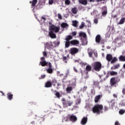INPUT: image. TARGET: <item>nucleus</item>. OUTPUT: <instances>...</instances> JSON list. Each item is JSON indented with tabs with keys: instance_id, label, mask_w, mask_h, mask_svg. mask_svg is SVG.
I'll use <instances>...</instances> for the list:
<instances>
[{
	"instance_id": "nucleus-7",
	"label": "nucleus",
	"mask_w": 125,
	"mask_h": 125,
	"mask_svg": "<svg viewBox=\"0 0 125 125\" xmlns=\"http://www.w3.org/2000/svg\"><path fill=\"white\" fill-rule=\"evenodd\" d=\"M68 120L70 121V122H71L72 123H76V122H77V120H78V118H77L76 116L71 115H69Z\"/></svg>"
},
{
	"instance_id": "nucleus-17",
	"label": "nucleus",
	"mask_w": 125,
	"mask_h": 125,
	"mask_svg": "<svg viewBox=\"0 0 125 125\" xmlns=\"http://www.w3.org/2000/svg\"><path fill=\"white\" fill-rule=\"evenodd\" d=\"M52 86L51 81H47L45 84V87H51Z\"/></svg>"
},
{
	"instance_id": "nucleus-18",
	"label": "nucleus",
	"mask_w": 125,
	"mask_h": 125,
	"mask_svg": "<svg viewBox=\"0 0 125 125\" xmlns=\"http://www.w3.org/2000/svg\"><path fill=\"white\" fill-rule=\"evenodd\" d=\"M73 90V87L68 86L66 88V93H71V92Z\"/></svg>"
},
{
	"instance_id": "nucleus-52",
	"label": "nucleus",
	"mask_w": 125,
	"mask_h": 125,
	"mask_svg": "<svg viewBox=\"0 0 125 125\" xmlns=\"http://www.w3.org/2000/svg\"><path fill=\"white\" fill-rule=\"evenodd\" d=\"M93 92H94V93H95V90H94V89H92L91 91V93L92 94H93Z\"/></svg>"
},
{
	"instance_id": "nucleus-54",
	"label": "nucleus",
	"mask_w": 125,
	"mask_h": 125,
	"mask_svg": "<svg viewBox=\"0 0 125 125\" xmlns=\"http://www.w3.org/2000/svg\"><path fill=\"white\" fill-rule=\"evenodd\" d=\"M62 103L66 102V100L64 98L62 99Z\"/></svg>"
},
{
	"instance_id": "nucleus-1",
	"label": "nucleus",
	"mask_w": 125,
	"mask_h": 125,
	"mask_svg": "<svg viewBox=\"0 0 125 125\" xmlns=\"http://www.w3.org/2000/svg\"><path fill=\"white\" fill-rule=\"evenodd\" d=\"M60 30V27L56 26L54 25L50 26L49 31V36L51 39H56L57 37L55 33H58Z\"/></svg>"
},
{
	"instance_id": "nucleus-34",
	"label": "nucleus",
	"mask_w": 125,
	"mask_h": 125,
	"mask_svg": "<svg viewBox=\"0 0 125 125\" xmlns=\"http://www.w3.org/2000/svg\"><path fill=\"white\" fill-rule=\"evenodd\" d=\"M72 26L77 27V26H78V21H72Z\"/></svg>"
},
{
	"instance_id": "nucleus-25",
	"label": "nucleus",
	"mask_w": 125,
	"mask_h": 125,
	"mask_svg": "<svg viewBox=\"0 0 125 125\" xmlns=\"http://www.w3.org/2000/svg\"><path fill=\"white\" fill-rule=\"evenodd\" d=\"M79 2L82 3V4H84V5L87 4V1L86 0H79Z\"/></svg>"
},
{
	"instance_id": "nucleus-64",
	"label": "nucleus",
	"mask_w": 125,
	"mask_h": 125,
	"mask_svg": "<svg viewBox=\"0 0 125 125\" xmlns=\"http://www.w3.org/2000/svg\"><path fill=\"white\" fill-rule=\"evenodd\" d=\"M113 96H114V97H117V95H116V94H113Z\"/></svg>"
},
{
	"instance_id": "nucleus-9",
	"label": "nucleus",
	"mask_w": 125,
	"mask_h": 125,
	"mask_svg": "<svg viewBox=\"0 0 125 125\" xmlns=\"http://www.w3.org/2000/svg\"><path fill=\"white\" fill-rule=\"evenodd\" d=\"M48 68L46 69V71L48 74H52L53 70H52V64L51 62H48Z\"/></svg>"
},
{
	"instance_id": "nucleus-11",
	"label": "nucleus",
	"mask_w": 125,
	"mask_h": 125,
	"mask_svg": "<svg viewBox=\"0 0 125 125\" xmlns=\"http://www.w3.org/2000/svg\"><path fill=\"white\" fill-rule=\"evenodd\" d=\"M71 55H75L76 53L79 52V49L77 48H71L70 50Z\"/></svg>"
},
{
	"instance_id": "nucleus-3",
	"label": "nucleus",
	"mask_w": 125,
	"mask_h": 125,
	"mask_svg": "<svg viewBox=\"0 0 125 125\" xmlns=\"http://www.w3.org/2000/svg\"><path fill=\"white\" fill-rule=\"evenodd\" d=\"M92 68L96 72H99L102 69V64L99 62H95L92 65Z\"/></svg>"
},
{
	"instance_id": "nucleus-28",
	"label": "nucleus",
	"mask_w": 125,
	"mask_h": 125,
	"mask_svg": "<svg viewBox=\"0 0 125 125\" xmlns=\"http://www.w3.org/2000/svg\"><path fill=\"white\" fill-rule=\"evenodd\" d=\"M51 83H52V85L53 84V86H55V85H56V83H57V81H56V79H53Z\"/></svg>"
},
{
	"instance_id": "nucleus-49",
	"label": "nucleus",
	"mask_w": 125,
	"mask_h": 125,
	"mask_svg": "<svg viewBox=\"0 0 125 125\" xmlns=\"http://www.w3.org/2000/svg\"><path fill=\"white\" fill-rule=\"evenodd\" d=\"M44 78H45V75H42L41 76V78H40V79H44Z\"/></svg>"
},
{
	"instance_id": "nucleus-12",
	"label": "nucleus",
	"mask_w": 125,
	"mask_h": 125,
	"mask_svg": "<svg viewBox=\"0 0 125 125\" xmlns=\"http://www.w3.org/2000/svg\"><path fill=\"white\" fill-rule=\"evenodd\" d=\"M102 95H98L95 97L94 102L95 103H98L99 100L102 98Z\"/></svg>"
},
{
	"instance_id": "nucleus-29",
	"label": "nucleus",
	"mask_w": 125,
	"mask_h": 125,
	"mask_svg": "<svg viewBox=\"0 0 125 125\" xmlns=\"http://www.w3.org/2000/svg\"><path fill=\"white\" fill-rule=\"evenodd\" d=\"M110 76H116L118 75V72L117 71H111L110 72Z\"/></svg>"
},
{
	"instance_id": "nucleus-58",
	"label": "nucleus",
	"mask_w": 125,
	"mask_h": 125,
	"mask_svg": "<svg viewBox=\"0 0 125 125\" xmlns=\"http://www.w3.org/2000/svg\"><path fill=\"white\" fill-rule=\"evenodd\" d=\"M67 77H68V76H67V75L64 76V77L63 80H66V79H67Z\"/></svg>"
},
{
	"instance_id": "nucleus-35",
	"label": "nucleus",
	"mask_w": 125,
	"mask_h": 125,
	"mask_svg": "<svg viewBox=\"0 0 125 125\" xmlns=\"http://www.w3.org/2000/svg\"><path fill=\"white\" fill-rule=\"evenodd\" d=\"M70 43H71L70 42L66 41L65 42V47L68 48V47H69V46H70Z\"/></svg>"
},
{
	"instance_id": "nucleus-26",
	"label": "nucleus",
	"mask_w": 125,
	"mask_h": 125,
	"mask_svg": "<svg viewBox=\"0 0 125 125\" xmlns=\"http://www.w3.org/2000/svg\"><path fill=\"white\" fill-rule=\"evenodd\" d=\"M72 39H73V37H72V36L68 35L66 36L65 38V41H66V42H70V41H71V40H72Z\"/></svg>"
},
{
	"instance_id": "nucleus-15",
	"label": "nucleus",
	"mask_w": 125,
	"mask_h": 125,
	"mask_svg": "<svg viewBox=\"0 0 125 125\" xmlns=\"http://www.w3.org/2000/svg\"><path fill=\"white\" fill-rule=\"evenodd\" d=\"M96 42L99 43L101 42V36L100 35H98L96 36L95 38Z\"/></svg>"
},
{
	"instance_id": "nucleus-62",
	"label": "nucleus",
	"mask_w": 125,
	"mask_h": 125,
	"mask_svg": "<svg viewBox=\"0 0 125 125\" xmlns=\"http://www.w3.org/2000/svg\"><path fill=\"white\" fill-rule=\"evenodd\" d=\"M57 85H58V86H60V85H61V83H57Z\"/></svg>"
},
{
	"instance_id": "nucleus-51",
	"label": "nucleus",
	"mask_w": 125,
	"mask_h": 125,
	"mask_svg": "<svg viewBox=\"0 0 125 125\" xmlns=\"http://www.w3.org/2000/svg\"><path fill=\"white\" fill-rule=\"evenodd\" d=\"M115 125H121V124H120V123H119V122L116 121L115 123Z\"/></svg>"
},
{
	"instance_id": "nucleus-10",
	"label": "nucleus",
	"mask_w": 125,
	"mask_h": 125,
	"mask_svg": "<svg viewBox=\"0 0 125 125\" xmlns=\"http://www.w3.org/2000/svg\"><path fill=\"white\" fill-rule=\"evenodd\" d=\"M108 12L107 11V7L104 6L102 8V15L103 16H106Z\"/></svg>"
},
{
	"instance_id": "nucleus-21",
	"label": "nucleus",
	"mask_w": 125,
	"mask_h": 125,
	"mask_svg": "<svg viewBox=\"0 0 125 125\" xmlns=\"http://www.w3.org/2000/svg\"><path fill=\"white\" fill-rule=\"evenodd\" d=\"M125 22V17L124 18H122L120 21L118 22L119 25H123Z\"/></svg>"
},
{
	"instance_id": "nucleus-63",
	"label": "nucleus",
	"mask_w": 125,
	"mask_h": 125,
	"mask_svg": "<svg viewBox=\"0 0 125 125\" xmlns=\"http://www.w3.org/2000/svg\"><path fill=\"white\" fill-rule=\"evenodd\" d=\"M40 120H41V122H40V124H41V123L43 122V119L41 118Z\"/></svg>"
},
{
	"instance_id": "nucleus-27",
	"label": "nucleus",
	"mask_w": 125,
	"mask_h": 125,
	"mask_svg": "<svg viewBox=\"0 0 125 125\" xmlns=\"http://www.w3.org/2000/svg\"><path fill=\"white\" fill-rule=\"evenodd\" d=\"M91 69H92L91 66H90V65H87L86 66L85 70H86L87 72H90V71H91Z\"/></svg>"
},
{
	"instance_id": "nucleus-57",
	"label": "nucleus",
	"mask_w": 125,
	"mask_h": 125,
	"mask_svg": "<svg viewBox=\"0 0 125 125\" xmlns=\"http://www.w3.org/2000/svg\"><path fill=\"white\" fill-rule=\"evenodd\" d=\"M42 19L43 20H44V21H46V19L43 17H42Z\"/></svg>"
},
{
	"instance_id": "nucleus-46",
	"label": "nucleus",
	"mask_w": 125,
	"mask_h": 125,
	"mask_svg": "<svg viewBox=\"0 0 125 125\" xmlns=\"http://www.w3.org/2000/svg\"><path fill=\"white\" fill-rule=\"evenodd\" d=\"M86 22H88V27H90L91 23H90V21H86Z\"/></svg>"
},
{
	"instance_id": "nucleus-36",
	"label": "nucleus",
	"mask_w": 125,
	"mask_h": 125,
	"mask_svg": "<svg viewBox=\"0 0 125 125\" xmlns=\"http://www.w3.org/2000/svg\"><path fill=\"white\" fill-rule=\"evenodd\" d=\"M84 26H85V23H84L83 22H82V24L79 26V29H83Z\"/></svg>"
},
{
	"instance_id": "nucleus-47",
	"label": "nucleus",
	"mask_w": 125,
	"mask_h": 125,
	"mask_svg": "<svg viewBox=\"0 0 125 125\" xmlns=\"http://www.w3.org/2000/svg\"><path fill=\"white\" fill-rule=\"evenodd\" d=\"M49 4H53V0H50L49 1Z\"/></svg>"
},
{
	"instance_id": "nucleus-14",
	"label": "nucleus",
	"mask_w": 125,
	"mask_h": 125,
	"mask_svg": "<svg viewBox=\"0 0 125 125\" xmlns=\"http://www.w3.org/2000/svg\"><path fill=\"white\" fill-rule=\"evenodd\" d=\"M106 59L107 61H108V62H110L113 59V55H112L111 54H107L106 56Z\"/></svg>"
},
{
	"instance_id": "nucleus-45",
	"label": "nucleus",
	"mask_w": 125,
	"mask_h": 125,
	"mask_svg": "<svg viewBox=\"0 0 125 125\" xmlns=\"http://www.w3.org/2000/svg\"><path fill=\"white\" fill-rule=\"evenodd\" d=\"M108 107H106V106H104V112H106V111H108Z\"/></svg>"
},
{
	"instance_id": "nucleus-19",
	"label": "nucleus",
	"mask_w": 125,
	"mask_h": 125,
	"mask_svg": "<svg viewBox=\"0 0 125 125\" xmlns=\"http://www.w3.org/2000/svg\"><path fill=\"white\" fill-rule=\"evenodd\" d=\"M87 123V117H83L81 121L82 125H86Z\"/></svg>"
},
{
	"instance_id": "nucleus-2",
	"label": "nucleus",
	"mask_w": 125,
	"mask_h": 125,
	"mask_svg": "<svg viewBox=\"0 0 125 125\" xmlns=\"http://www.w3.org/2000/svg\"><path fill=\"white\" fill-rule=\"evenodd\" d=\"M102 110H103V105L100 104H95L92 108L93 113L98 115L101 113Z\"/></svg>"
},
{
	"instance_id": "nucleus-20",
	"label": "nucleus",
	"mask_w": 125,
	"mask_h": 125,
	"mask_svg": "<svg viewBox=\"0 0 125 125\" xmlns=\"http://www.w3.org/2000/svg\"><path fill=\"white\" fill-rule=\"evenodd\" d=\"M70 44L72 45H76L77 44H79V41L74 40L70 41Z\"/></svg>"
},
{
	"instance_id": "nucleus-59",
	"label": "nucleus",
	"mask_w": 125,
	"mask_h": 125,
	"mask_svg": "<svg viewBox=\"0 0 125 125\" xmlns=\"http://www.w3.org/2000/svg\"><path fill=\"white\" fill-rule=\"evenodd\" d=\"M59 44H60V42L58 41L57 42V45H59Z\"/></svg>"
},
{
	"instance_id": "nucleus-61",
	"label": "nucleus",
	"mask_w": 125,
	"mask_h": 125,
	"mask_svg": "<svg viewBox=\"0 0 125 125\" xmlns=\"http://www.w3.org/2000/svg\"><path fill=\"white\" fill-rule=\"evenodd\" d=\"M0 92H1V93H2L3 96H4V93L3 92H2V91H0Z\"/></svg>"
},
{
	"instance_id": "nucleus-13",
	"label": "nucleus",
	"mask_w": 125,
	"mask_h": 125,
	"mask_svg": "<svg viewBox=\"0 0 125 125\" xmlns=\"http://www.w3.org/2000/svg\"><path fill=\"white\" fill-rule=\"evenodd\" d=\"M45 46L48 49H50L52 47H53V44L52 42H48L45 43Z\"/></svg>"
},
{
	"instance_id": "nucleus-43",
	"label": "nucleus",
	"mask_w": 125,
	"mask_h": 125,
	"mask_svg": "<svg viewBox=\"0 0 125 125\" xmlns=\"http://www.w3.org/2000/svg\"><path fill=\"white\" fill-rule=\"evenodd\" d=\"M94 22L95 23V24H97V23H98V19H97V18L95 19L94 20Z\"/></svg>"
},
{
	"instance_id": "nucleus-38",
	"label": "nucleus",
	"mask_w": 125,
	"mask_h": 125,
	"mask_svg": "<svg viewBox=\"0 0 125 125\" xmlns=\"http://www.w3.org/2000/svg\"><path fill=\"white\" fill-rule=\"evenodd\" d=\"M119 113L120 115H124V113H125V110L120 109L119 111Z\"/></svg>"
},
{
	"instance_id": "nucleus-48",
	"label": "nucleus",
	"mask_w": 125,
	"mask_h": 125,
	"mask_svg": "<svg viewBox=\"0 0 125 125\" xmlns=\"http://www.w3.org/2000/svg\"><path fill=\"white\" fill-rule=\"evenodd\" d=\"M88 54H89V57H92V52H89L88 53Z\"/></svg>"
},
{
	"instance_id": "nucleus-37",
	"label": "nucleus",
	"mask_w": 125,
	"mask_h": 125,
	"mask_svg": "<svg viewBox=\"0 0 125 125\" xmlns=\"http://www.w3.org/2000/svg\"><path fill=\"white\" fill-rule=\"evenodd\" d=\"M55 92H56L55 95H56V97H57V98H60V97H61L60 96V93L56 92V91H55Z\"/></svg>"
},
{
	"instance_id": "nucleus-44",
	"label": "nucleus",
	"mask_w": 125,
	"mask_h": 125,
	"mask_svg": "<svg viewBox=\"0 0 125 125\" xmlns=\"http://www.w3.org/2000/svg\"><path fill=\"white\" fill-rule=\"evenodd\" d=\"M72 36H73V37L75 36H77V32H76V31L72 32Z\"/></svg>"
},
{
	"instance_id": "nucleus-16",
	"label": "nucleus",
	"mask_w": 125,
	"mask_h": 125,
	"mask_svg": "<svg viewBox=\"0 0 125 125\" xmlns=\"http://www.w3.org/2000/svg\"><path fill=\"white\" fill-rule=\"evenodd\" d=\"M120 67H121V64H120V63H117L114 66H112L111 67V70H117V69H119Z\"/></svg>"
},
{
	"instance_id": "nucleus-53",
	"label": "nucleus",
	"mask_w": 125,
	"mask_h": 125,
	"mask_svg": "<svg viewBox=\"0 0 125 125\" xmlns=\"http://www.w3.org/2000/svg\"><path fill=\"white\" fill-rule=\"evenodd\" d=\"M62 59L63 61L67 60V57H63Z\"/></svg>"
},
{
	"instance_id": "nucleus-40",
	"label": "nucleus",
	"mask_w": 125,
	"mask_h": 125,
	"mask_svg": "<svg viewBox=\"0 0 125 125\" xmlns=\"http://www.w3.org/2000/svg\"><path fill=\"white\" fill-rule=\"evenodd\" d=\"M70 75V70L67 69L66 71V74L65 76H68Z\"/></svg>"
},
{
	"instance_id": "nucleus-24",
	"label": "nucleus",
	"mask_w": 125,
	"mask_h": 125,
	"mask_svg": "<svg viewBox=\"0 0 125 125\" xmlns=\"http://www.w3.org/2000/svg\"><path fill=\"white\" fill-rule=\"evenodd\" d=\"M119 60L120 61H121L122 62H125V57L123 55H121L119 57Z\"/></svg>"
},
{
	"instance_id": "nucleus-42",
	"label": "nucleus",
	"mask_w": 125,
	"mask_h": 125,
	"mask_svg": "<svg viewBox=\"0 0 125 125\" xmlns=\"http://www.w3.org/2000/svg\"><path fill=\"white\" fill-rule=\"evenodd\" d=\"M43 55L45 57H47V53H46V52H45V51L43 52Z\"/></svg>"
},
{
	"instance_id": "nucleus-4",
	"label": "nucleus",
	"mask_w": 125,
	"mask_h": 125,
	"mask_svg": "<svg viewBox=\"0 0 125 125\" xmlns=\"http://www.w3.org/2000/svg\"><path fill=\"white\" fill-rule=\"evenodd\" d=\"M79 37L81 38V40L82 42V44L83 45H85L87 44V42L86 40L84 39H86V33L85 32L81 31L79 33Z\"/></svg>"
},
{
	"instance_id": "nucleus-6",
	"label": "nucleus",
	"mask_w": 125,
	"mask_h": 125,
	"mask_svg": "<svg viewBox=\"0 0 125 125\" xmlns=\"http://www.w3.org/2000/svg\"><path fill=\"white\" fill-rule=\"evenodd\" d=\"M41 61L40 62L39 65H41L42 67H45V66H47L48 62H47L46 61H45V58L44 57H42L41 58Z\"/></svg>"
},
{
	"instance_id": "nucleus-30",
	"label": "nucleus",
	"mask_w": 125,
	"mask_h": 125,
	"mask_svg": "<svg viewBox=\"0 0 125 125\" xmlns=\"http://www.w3.org/2000/svg\"><path fill=\"white\" fill-rule=\"evenodd\" d=\"M71 12L73 14H77V12L78 11L77 10V8L76 7H74L71 9Z\"/></svg>"
},
{
	"instance_id": "nucleus-33",
	"label": "nucleus",
	"mask_w": 125,
	"mask_h": 125,
	"mask_svg": "<svg viewBox=\"0 0 125 125\" xmlns=\"http://www.w3.org/2000/svg\"><path fill=\"white\" fill-rule=\"evenodd\" d=\"M99 82L98 81H94L93 84L95 86L99 87Z\"/></svg>"
},
{
	"instance_id": "nucleus-50",
	"label": "nucleus",
	"mask_w": 125,
	"mask_h": 125,
	"mask_svg": "<svg viewBox=\"0 0 125 125\" xmlns=\"http://www.w3.org/2000/svg\"><path fill=\"white\" fill-rule=\"evenodd\" d=\"M73 69H74V72L78 73V70H77V68H76V67H74Z\"/></svg>"
},
{
	"instance_id": "nucleus-22",
	"label": "nucleus",
	"mask_w": 125,
	"mask_h": 125,
	"mask_svg": "<svg viewBox=\"0 0 125 125\" xmlns=\"http://www.w3.org/2000/svg\"><path fill=\"white\" fill-rule=\"evenodd\" d=\"M7 97L8 100H12L13 98V95L11 94V93H8L7 94Z\"/></svg>"
},
{
	"instance_id": "nucleus-31",
	"label": "nucleus",
	"mask_w": 125,
	"mask_h": 125,
	"mask_svg": "<svg viewBox=\"0 0 125 125\" xmlns=\"http://www.w3.org/2000/svg\"><path fill=\"white\" fill-rule=\"evenodd\" d=\"M61 26L62 28L64 29V28H66V27H68L69 25H68V24H67V23L63 22L61 24Z\"/></svg>"
},
{
	"instance_id": "nucleus-32",
	"label": "nucleus",
	"mask_w": 125,
	"mask_h": 125,
	"mask_svg": "<svg viewBox=\"0 0 125 125\" xmlns=\"http://www.w3.org/2000/svg\"><path fill=\"white\" fill-rule=\"evenodd\" d=\"M37 2H38V0H33L31 3V6L32 7L35 6L37 4Z\"/></svg>"
},
{
	"instance_id": "nucleus-8",
	"label": "nucleus",
	"mask_w": 125,
	"mask_h": 125,
	"mask_svg": "<svg viewBox=\"0 0 125 125\" xmlns=\"http://www.w3.org/2000/svg\"><path fill=\"white\" fill-rule=\"evenodd\" d=\"M72 104H73V102L70 101L62 103V105L63 108H67L68 107V106H72Z\"/></svg>"
},
{
	"instance_id": "nucleus-39",
	"label": "nucleus",
	"mask_w": 125,
	"mask_h": 125,
	"mask_svg": "<svg viewBox=\"0 0 125 125\" xmlns=\"http://www.w3.org/2000/svg\"><path fill=\"white\" fill-rule=\"evenodd\" d=\"M65 3L67 4V5H69V4L71 3V1H70V0H65Z\"/></svg>"
},
{
	"instance_id": "nucleus-41",
	"label": "nucleus",
	"mask_w": 125,
	"mask_h": 125,
	"mask_svg": "<svg viewBox=\"0 0 125 125\" xmlns=\"http://www.w3.org/2000/svg\"><path fill=\"white\" fill-rule=\"evenodd\" d=\"M58 17L60 20H62V16L60 14H58Z\"/></svg>"
},
{
	"instance_id": "nucleus-5",
	"label": "nucleus",
	"mask_w": 125,
	"mask_h": 125,
	"mask_svg": "<svg viewBox=\"0 0 125 125\" xmlns=\"http://www.w3.org/2000/svg\"><path fill=\"white\" fill-rule=\"evenodd\" d=\"M119 82H120V79H119V80L118 81V80H117V78L112 77L110 79V85L111 86H115V85H116V84H117V83H118Z\"/></svg>"
},
{
	"instance_id": "nucleus-60",
	"label": "nucleus",
	"mask_w": 125,
	"mask_h": 125,
	"mask_svg": "<svg viewBox=\"0 0 125 125\" xmlns=\"http://www.w3.org/2000/svg\"><path fill=\"white\" fill-rule=\"evenodd\" d=\"M31 124H32V125H35L36 122H35V121H32V122H31Z\"/></svg>"
},
{
	"instance_id": "nucleus-56",
	"label": "nucleus",
	"mask_w": 125,
	"mask_h": 125,
	"mask_svg": "<svg viewBox=\"0 0 125 125\" xmlns=\"http://www.w3.org/2000/svg\"><path fill=\"white\" fill-rule=\"evenodd\" d=\"M80 64L82 66H84V63L83 62H80Z\"/></svg>"
},
{
	"instance_id": "nucleus-55",
	"label": "nucleus",
	"mask_w": 125,
	"mask_h": 125,
	"mask_svg": "<svg viewBox=\"0 0 125 125\" xmlns=\"http://www.w3.org/2000/svg\"><path fill=\"white\" fill-rule=\"evenodd\" d=\"M122 92H123V94H125V88H123V89L122 90Z\"/></svg>"
},
{
	"instance_id": "nucleus-23",
	"label": "nucleus",
	"mask_w": 125,
	"mask_h": 125,
	"mask_svg": "<svg viewBox=\"0 0 125 125\" xmlns=\"http://www.w3.org/2000/svg\"><path fill=\"white\" fill-rule=\"evenodd\" d=\"M116 62H118V58L116 57L112 58L111 61L110 62L111 64H115Z\"/></svg>"
}]
</instances>
